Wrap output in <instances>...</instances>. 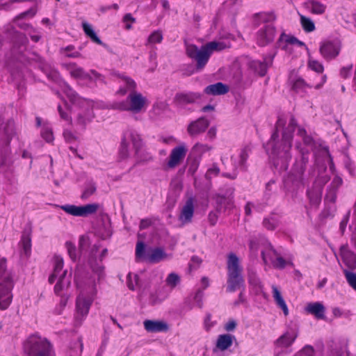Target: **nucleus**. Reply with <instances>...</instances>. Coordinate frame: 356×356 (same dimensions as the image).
Wrapping results in <instances>:
<instances>
[{"label":"nucleus","instance_id":"14","mask_svg":"<svg viewBox=\"0 0 356 356\" xmlns=\"http://www.w3.org/2000/svg\"><path fill=\"white\" fill-rule=\"evenodd\" d=\"M60 208L67 213L72 216L86 217L89 215L95 213L99 208V204L97 203L88 204L83 206L65 204L61 206Z\"/></svg>","mask_w":356,"mask_h":356},{"label":"nucleus","instance_id":"43","mask_svg":"<svg viewBox=\"0 0 356 356\" xmlns=\"http://www.w3.org/2000/svg\"><path fill=\"white\" fill-rule=\"evenodd\" d=\"M216 203L220 207H224L225 209H231L233 207V200L232 197H225L224 196L218 195L216 197ZM221 208H220V209Z\"/></svg>","mask_w":356,"mask_h":356},{"label":"nucleus","instance_id":"16","mask_svg":"<svg viewBox=\"0 0 356 356\" xmlns=\"http://www.w3.org/2000/svg\"><path fill=\"white\" fill-rule=\"evenodd\" d=\"M188 149L184 143L173 148L169 155L167 167L169 169H174L180 165L184 161Z\"/></svg>","mask_w":356,"mask_h":356},{"label":"nucleus","instance_id":"33","mask_svg":"<svg viewBox=\"0 0 356 356\" xmlns=\"http://www.w3.org/2000/svg\"><path fill=\"white\" fill-rule=\"evenodd\" d=\"M278 46L283 49H287L288 46L291 44H297L299 46H303L304 43L299 41L296 38L291 35H288L285 33H282L278 41Z\"/></svg>","mask_w":356,"mask_h":356},{"label":"nucleus","instance_id":"8","mask_svg":"<svg viewBox=\"0 0 356 356\" xmlns=\"http://www.w3.org/2000/svg\"><path fill=\"white\" fill-rule=\"evenodd\" d=\"M259 18L265 24L257 31V42L259 46L264 47L273 42L275 38L276 31L272 22L275 19V15L273 13H261Z\"/></svg>","mask_w":356,"mask_h":356},{"label":"nucleus","instance_id":"18","mask_svg":"<svg viewBox=\"0 0 356 356\" xmlns=\"http://www.w3.org/2000/svg\"><path fill=\"white\" fill-rule=\"evenodd\" d=\"M209 124L210 122L207 118H200L188 124L187 131L191 136H196L204 132Z\"/></svg>","mask_w":356,"mask_h":356},{"label":"nucleus","instance_id":"44","mask_svg":"<svg viewBox=\"0 0 356 356\" xmlns=\"http://www.w3.org/2000/svg\"><path fill=\"white\" fill-rule=\"evenodd\" d=\"M308 67L318 74H322L324 70L323 65L316 60L309 58L307 63Z\"/></svg>","mask_w":356,"mask_h":356},{"label":"nucleus","instance_id":"53","mask_svg":"<svg viewBox=\"0 0 356 356\" xmlns=\"http://www.w3.org/2000/svg\"><path fill=\"white\" fill-rule=\"evenodd\" d=\"M146 254H145V244L142 241H138L136 248V258H144L145 259Z\"/></svg>","mask_w":356,"mask_h":356},{"label":"nucleus","instance_id":"9","mask_svg":"<svg viewBox=\"0 0 356 356\" xmlns=\"http://www.w3.org/2000/svg\"><path fill=\"white\" fill-rule=\"evenodd\" d=\"M25 348L29 356H52L50 343L47 339L38 335L31 336Z\"/></svg>","mask_w":356,"mask_h":356},{"label":"nucleus","instance_id":"61","mask_svg":"<svg viewBox=\"0 0 356 356\" xmlns=\"http://www.w3.org/2000/svg\"><path fill=\"white\" fill-rule=\"evenodd\" d=\"M352 68L353 65H349L348 66L343 67L340 71L341 76L344 79L348 77L352 70Z\"/></svg>","mask_w":356,"mask_h":356},{"label":"nucleus","instance_id":"40","mask_svg":"<svg viewBox=\"0 0 356 356\" xmlns=\"http://www.w3.org/2000/svg\"><path fill=\"white\" fill-rule=\"evenodd\" d=\"M82 27L86 35L89 37L94 42L102 44V40L97 37L92 26L86 22L82 23Z\"/></svg>","mask_w":356,"mask_h":356},{"label":"nucleus","instance_id":"34","mask_svg":"<svg viewBox=\"0 0 356 356\" xmlns=\"http://www.w3.org/2000/svg\"><path fill=\"white\" fill-rule=\"evenodd\" d=\"M272 296L277 306L283 311L284 316H286L289 314L287 305L282 296L281 292L275 285L272 286Z\"/></svg>","mask_w":356,"mask_h":356},{"label":"nucleus","instance_id":"5","mask_svg":"<svg viewBox=\"0 0 356 356\" xmlns=\"http://www.w3.org/2000/svg\"><path fill=\"white\" fill-rule=\"evenodd\" d=\"M13 276L6 270V260L0 259V309H6L13 299Z\"/></svg>","mask_w":356,"mask_h":356},{"label":"nucleus","instance_id":"58","mask_svg":"<svg viewBox=\"0 0 356 356\" xmlns=\"http://www.w3.org/2000/svg\"><path fill=\"white\" fill-rule=\"evenodd\" d=\"M203 296H204V293H203L202 290L199 289V290H197V291L196 292V293L195 294V296L193 297L194 301L195 302L197 307H198L199 308H202V307Z\"/></svg>","mask_w":356,"mask_h":356},{"label":"nucleus","instance_id":"54","mask_svg":"<svg viewBox=\"0 0 356 356\" xmlns=\"http://www.w3.org/2000/svg\"><path fill=\"white\" fill-rule=\"evenodd\" d=\"M219 172V168L216 165H213L211 168L208 169L207 172L205 174V177L207 179L210 180L213 177L218 176Z\"/></svg>","mask_w":356,"mask_h":356},{"label":"nucleus","instance_id":"47","mask_svg":"<svg viewBox=\"0 0 356 356\" xmlns=\"http://www.w3.org/2000/svg\"><path fill=\"white\" fill-rule=\"evenodd\" d=\"M96 191V186L92 182H89L86 188L84 189L81 197L83 200L88 199L90 196L93 195Z\"/></svg>","mask_w":356,"mask_h":356},{"label":"nucleus","instance_id":"48","mask_svg":"<svg viewBox=\"0 0 356 356\" xmlns=\"http://www.w3.org/2000/svg\"><path fill=\"white\" fill-rule=\"evenodd\" d=\"M298 135L302 138L305 145L311 146L313 145V138L307 134V131L305 129L299 128Z\"/></svg>","mask_w":356,"mask_h":356},{"label":"nucleus","instance_id":"13","mask_svg":"<svg viewBox=\"0 0 356 356\" xmlns=\"http://www.w3.org/2000/svg\"><path fill=\"white\" fill-rule=\"evenodd\" d=\"M264 249L261 250V256L265 264L270 262L273 267L282 269L285 267L286 262L273 248L270 243L264 244Z\"/></svg>","mask_w":356,"mask_h":356},{"label":"nucleus","instance_id":"55","mask_svg":"<svg viewBox=\"0 0 356 356\" xmlns=\"http://www.w3.org/2000/svg\"><path fill=\"white\" fill-rule=\"evenodd\" d=\"M128 146L129 145L122 140L119 153L120 158L122 160H124L129 156Z\"/></svg>","mask_w":356,"mask_h":356},{"label":"nucleus","instance_id":"12","mask_svg":"<svg viewBox=\"0 0 356 356\" xmlns=\"http://www.w3.org/2000/svg\"><path fill=\"white\" fill-rule=\"evenodd\" d=\"M329 179L330 177L327 175L321 172L315 179L312 188L308 190V197L310 200V203L314 207H317L321 202L323 188Z\"/></svg>","mask_w":356,"mask_h":356},{"label":"nucleus","instance_id":"17","mask_svg":"<svg viewBox=\"0 0 356 356\" xmlns=\"http://www.w3.org/2000/svg\"><path fill=\"white\" fill-rule=\"evenodd\" d=\"M194 204L195 200L193 197H191L186 201L183 206L178 218L181 226L192 222L195 209Z\"/></svg>","mask_w":356,"mask_h":356},{"label":"nucleus","instance_id":"52","mask_svg":"<svg viewBox=\"0 0 356 356\" xmlns=\"http://www.w3.org/2000/svg\"><path fill=\"white\" fill-rule=\"evenodd\" d=\"M163 40V35L161 31L153 32L148 38V42L151 44L160 43Z\"/></svg>","mask_w":356,"mask_h":356},{"label":"nucleus","instance_id":"7","mask_svg":"<svg viewBox=\"0 0 356 356\" xmlns=\"http://www.w3.org/2000/svg\"><path fill=\"white\" fill-rule=\"evenodd\" d=\"M242 268L238 257L231 253L227 260V288L229 292H234L243 286L244 280L241 275Z\"/></svg>","mask_w":356,"mask_h":356},{"label":"nucleus","instance_id":"15","mask_svg":"<svg viewBox=\"0 0 356 356\" xmlns=\"http://www.w3.org/2000/svg\"><path fill=\"white\" fill-rule=\"evenodd\" d=\"M341 42L338 40H326L320 46V53L326 60H332L337 57L341 50Z\"/></svg>","mask_w":356,"mask_h":356},{"label":"nucleus","instance_id":"19","mask_svg":"<svg viewBox=\"0 0 356 356\" xmlns=\"http://www.w3.org/2000/svg\"><path fill=\"white\" fill-rule=\"evenodd\" d=\"M298 337V332L295 330H287L276 341L275 345L277 348H287L291 346Z\"/></svg>","mask_w":356,"mask_h":356},{"label":"nucleus","instance_id":"32","mask_svg":"<svg viewBox=\"0 0 356 356\" xmlns=\"http://www.w3.org/2000/svg\"><path fill=\"white\" fill-rule=\"evenodd\" d=\"M204 91L207 95H221L226 94L229 91V88L225 84L218 82L208 86L204 88Z\"/></svg>","mask_w":356,"mask_h":356},{"label":"nucleus","instance_id":"35","mask_svg":"<svg viewBox=\"0 0 356 356\" xmlns=\"http://www.w3.org/2000/svg\"><path fill=\"white\" fill-rule=\"evenodd\" d=\"M236 338L229 334H220L218 336L216 341V348L224 351L228 349L233 343Z\"/></svg>","mask_w":356,"mask_h":356},{"label":"nucleus","instance_id":"21","mask_svg":"<svg viewBox=\"0 0 356 356\" xmlns=\"http://www.w3.org/2000/svg\"><path fill=\"white\" fill-rule=\"evenodd\" d=\"M143 325L148 332H161L169 330V325L163 321L145 320Z\"/></svg>","mask_w":356,"mask_h":356},{"label":"nucleus","instance_id":"56","mask_svg":"<svg viewBox=\"0 0 356 356\" xmlns=\"http://www.w3.org/2000/svg\"><path fill=\"white\" fill-rule=\"evenodd\" d=\"M65 247L67 250V252L69 254V256L72 260H75L76 259V250L75 245L72 243L71 242H66Z\"/></svg>","mask_w":356,"mask_h":356},{"label":"nucleus","instance_id":"6","mask_svg":"<svg viewBox=\"0 0 356 356\" xmlns=\"http://www.w3.org/2000/svg\"><path fill=\"white\" fill-rule=\"evenodd\" d=\"M148 105L149 101L145 96L137 91H132L125 101L115 103L113 108L137 114L145 111Z\"/></svg>","mask_w":356,"mask_h":356},{"label":"nucleus","instance_id":"1","mask_svg":"<svg viewBox=\"0 0 356 356\" xmlns=\"http://www.w3.org/2000/svg\"><path fill=\"white\" fill-rule=\"evenodd\" d=\"M286 119L280 116L277 119L275 130L270 139L266 145V149L270 154L276 167L280 166L281 169H287L288 162L291 158L290 150L293 131L297 127L296 120L291 116L286 127Z\"/></svg>","mask_w":356,"mask_h":356},{"label":"nucleus","instance_id":"62","mask_svg":"<svg viewBox=\"0 0 356 356\" xmlns=\"http://www.w3.org/2000/svg\"><path fill=\"white\" fill-rule=\"evenodd\" d=\"M314 349L312 346H305L299 353L298 355H301L302 356H313Z\"/></svg>","mask_w":356,"mask_h":356},{"label":"nucleus","instance_id":"25","mask_svg":"<svg viewBox=\"0 0 356 356\" xmlns=\"http://www.w3.org/2000/svg\"><path fill=\"white\" fill-rule=\"evenodd\" d=\"M167 259V254L159 248H153L147 251L145 260L149 263H158Z\"/></svg>","mask_w":356,"mask_h":356},{"label":"nucleus","instance_id":"37","mask_svg":"<svg viewBox=\"0 0 356 356\" xmlns=\"http://www.w3.org/2000/svg\"><path fill=\"white\" fill-rule=\"evenodd\" d=\"M120 78L124 87L120 88L118 92L119 94L124 95L127 92L130 93L132 91H136V83L132 79L126 76H122Z\"/></svg>","mask_w":356,"mask_h":356},{"label":"nucleus","instance_id":"26","mask_svg":"<svg viewBox=\"0 0 356 356\" xmlns=\"http://www.w3.org/2000/svg\"><path fill=\"white\" fill-rule=\"evenodd\" d=\"M71 275H67V270H65L58 280L55 286L54 291L56 294H59L61 291L68 289L71 283Z\"/></svg>","mask_w":356,"mask_h":356},{"label":"nucleus","instance_id":"45","mask_svg":"<svg viewBox=\"0 0 356 356\" xmlns=\"http://www.w3.org/2000/svg\"><path fill=\"white\" fill-rule=\"evenodd\" d=\"M300 22H301V24L305 31L311 32L315 29L314 24L312 21L311 19L306 17L303 15H301L300 16Z\"/></svg>","mask_w":356,"mask_h":356},{"label":"nucleus","instance_id":"3","mask_svg":"<svg viewBox=\"0 0 356 356\" xmlns=\"http://www.w3.org/2000/svg\"><path fill=\"white\" fill-rule=\"evenodd\" d=\"M229 47V43L216 41L208 42L202 46L200 49H198L195 44H186V53L189 58L196 61V70L200 71L207 65L214 51H221Z\"/></svg>","mask_w":356,"mask_h":356},{"label":"nucleus","instance_id":"39","mask_svg":"<svg viewBox=\"0 0 356 356\" xmlns=\"http://www.w3.org/2000/svg\"><path fill=\"white\" fill-rule=\"evenodd\" d=\"M280 224V217L277 215H271L263 220V226L268 230H274Z\"/></svg>","mask_w":356,"mask_h":356},{"label":"nucleus","instance_id":"23","mask_svg":"<svg viewBox=\"0 0 356 356\" xmlns=\"http://www.w3.org/2000/svg\"><path fill=\"white\" fill-rule=\"evenodd\" d=\"M22 246L21 254L26 257H29L31 252V229L26 228L23 232L20 242Z\"/></svg>","mask_w":356,"mask_h":356},{"label":"nucleus","instance_id":"63","mask_svg":"<svg viewBox=\"0 0 356 356\" xmlns=\"http://www.w3.org/2000/svg\"><path fill=\"white\" fill-rule=\"evenodd\" d=\"M35 14V10L34 9H29V10L21 13L19 16L17 17L16 19H22L26 16L33 17Z\"/></svg>","mask_w":356,"mask_h":356},{"label":"nucleus","instance_id":"29","mask_svg":"<svg viewBox=\"0 0 356 356\" xmlns=\"http://www.w3.org/2000/svg\"><path fill=\"white\" fill-rule=\"evenodd\" d=\"M342 184V179L338 176H335L332 179L330 185L328 186L327 193L325 195V199L331 202L335 201L337 197V191Z\"/></svg>","mask_w":356,"mask_h":356},{"label":"nucleus","instance_id":"28","mask_svg":"<svg viewBox=\"0 0 356 356\" xmlns=\"http://www.w3.org/2000/svg\"><path fill=\"white\" fill-rule=\"evenodd\" d=\"M122 140L127 145L131 143L136 150V154H138L139 149L142 146V140L140 135L134 131H129L125 134Z\"/></svg>","mask_w":356,"mask_h":356},{"label":"nucleus","instance_id":"11","mask_svg":"<svg viewBox=\"0 0 356 356\" xmlns=\"http://www.w3.org/2000/svg\"><path fill=\"white\" fill-rule=\"evenodd\" d=\"M296 148L299 150L301 154V159L296 160L293 167L291 177L293 181L300 183L302 181L303 175L309 161V150L302 148L299 143H296Z\"/></svg>","mask_w":356,"mask_h":356},{"label":"nucleus","instance_id":"27","mask_svg":"<svg viewBox=\"0 0 356 356\" xmlns=\"http://www.w3.org/2000/svg\"><path fill=\"white\" fill-rule=\"evenodd\" d=\"M273 57L269 58L268 60L265 59L263 62L259 60H253L250 62V67L254 70L260 76H263L266 74L267 69L272 65Z\"/></svg>","mask_w":356,"mask_h":356},{"label":"nucleus","instance_id":"41","mask_svg":"<svg viewBox=\"0 0 356 356\" xmlns=\"http://www.w3.org/2000/svg\"><path fill=\"white\" fill-rule=\"evenodd\" d=\"M266 243L268 242L266 241L264 238H253L250 239L249 243V248L251 254L257 255L260 245H264V244H266Z\"/></svg>","mask_w":356,"mask_h":356},{"label":"nucleus","instance_id":"46","mask_svg":"<svg viewBox=\"0 0 356 356\" xmlns=\"http://www.w3.org/2000/svg\"><path fill=\"white\" fill-rule=\"evenodd\" d=\"M343 273L349 285L356 291V273L343 269Z\"/></svg>","mask_w":356,"mask_h":356},{"label":"nucleus","instance_id":"31","mask_svg":"<svg viewBox=\"0 0 356 356\" xmlns=\"http://www.w3.org/2000/svg\"><path fill=\"white\" fill-rule=\"evenodd\" d=\"M67 70L69 71L70 75L74 78L90 80L93 79L90 74L86 72L83 68L78 67L74 63H70L67 65Z\"/></svg>","mask_w":356,"mask_h":356},{"label":"nucleus","instance_id":"4","mask_svg":"<svg viewBox=\"0 0 356 356\" xmlns=\"http://www.w3.org/2000/svg\"><path fill=\"white\" fill-rule=\"evenodd\" d=\"M77 287L80 292L76 300L74 318L76 322L80 324L87 316L97 291L94 282H90L85 286L77 284Z\"/></svg>","mask_w":356,"mask_h":356},{"label":"nucleus","instance_id":"51","mask_svg":"<svg viewBox=\"0 0 356 356\" xmlns=\"http://www.w3.org/2000/svg\"><path fill=\"white\" fill-rule=\"evenodd\" d=\"M41 136L48 143L54 140L52 130L48 126H43L41 131Z\"/></svg>","mask_w":356,"mask_h":356},{"label":"nucleus","instance_id":"10","mask_svg":"<svg viewBox=\"0 0 356 356\" xmlns=\"http://www.w3.org/2000/svg\"><path fill=\"white\" fill-rule=\"evenodd\" d=\"M15 134V127L13 121L9 120L4 123L0 119V140H4L6 144H8L13 136ZM10 152L5 149L0 152V166L7 165L9 162Z\"/></svg>","mask_w":356,"mask_h":356},{"label":"nucleus","instance_id":"24","mask_svg":"<svg viewBox=\"0 0 356 356\" xmlns=\"http://www.w3.org/2000/svg\"><path fill=\"white\" fill-rule=\"evenodd\" d=\"M340 253L344 264L350 269L356 268V254L350 251L346 245L340 248Z\"/></svg>","mask_w":356,"mask_h":356},{"label":"nucleus","instance_id":"64","mask_svg":"<svg viewBox=\"0 0 356 356\" xmlns=\"http://www.w3.org/2000/svg\"><path fill=\"white\" fill-rule=\"evenodd\" d=\"M248 153L245 150H243L241 154H240V156H239V158H240V160L238 161V165L240 166H243L247 159H248Z\"/></svg>","mask_w":356,"mask_h":356},{"label":"nucleus","instance_id":"36","mask_svg":"<svg viewBox=\"0 0 356 356\" xmlns=\"http://www.w3.org/2000/svg\"><path fill=\"white\" fill-rule=\"evenodd\" d=\"M306 310L309 314L314 315L317 318H324L325 307L321 302L309 303L306 307Z\"/></svg>","mask_w":356,"mask_h":356},{"label":"nucleus","instance_id":"20","mask_svg":"<svg viewBox=\"0 0 356 356\" xmlns=\"http://www.w3.org/2000/svg\"><path fill=\"white\" fill-rule=\"evenodd\" d=\"M202 98V95L199 92H181L175 95V99L180 105L188 104H195L198 102Z\"/></svg>","mask_w":356,"mask_h":356},{"label":"nucleus","instance_id":"57","mask_svg":"<svg viewBox=\"0 0 356 356\" xmlns=\"http://www.w3.org/2000/svg\"><path fill=\"white\" fill-rule=\"evenodd\" d=\"M133 277H134V282L132 280V275L131 274L129 273L127 275V286H128L129 289L131 290H134L135 286L138 284V276L137 275H134Z\"/></svg>","mask_w":356,"mask_h":356},{"label":"nucleus","instance_id":"42","mask_svg":"<svg viewBox=\"0 0 356 356\" xmlns=\"http://www.w3.org/2000/svg\"><path fill=\"white\" fill-rule=\"evenodd\" d=\"M211 149L212 147L211 145L201 143H197L193 145L192 151L195 154L202 156L203 154L209 152Z\"/></svg>","mask_w":356,"mask_h":356},{"label":"nucleus","instance_id":"50","mask_svg":"<svg viewBox=\"0 0 356 356\" xmlns=\"http://www.w3.org/2000/svg\"><path fill=\"white\" fill-rule=\"evenodd\" d=\"M312 11L313 13L321 15L325 13V6L318 1H312L311 3Z\"/></svg>","mask_w":356,"mask_h":356},{"label":"nucleus","instance_id":"59","mask_svg":"<svg viewBox=\"0 0 356 356\" xmlns=\"http://www.w3.org/2000/svg\"><path fill=\"white\" fill-rule=\"evenodd\" d=\"M89 262L92 270L96 273L99 278H100L101 275L103 273V266L98 264H94L95 262L93 261V259H90Z\"/></svg>","mask_w":356,"mask_h":356},{"label":"nucleus","instance_id":"38","mask_svg":"<svg viewBox=\"0 0 356 356\" xmlns=\"http://www.w3.org/2000/svg\"><path fill=\"white\" fill-rule=\"evenodd\" d=\"M347 343L345 341H332L330 345V353L329 356H342L343 352L346 350Z\"/></svg>","mask_w":356,"mask_h":356},{"label":"nucleus","instance_id":"22","mask_svg":"<svg viewBox=\"0 0 356 356\" xmlns=\"http://www.w3.org/2000/svg\"><path fill=\"white\" fill-rule=\"evenodd\" d=\"M326 80H327L326 75H323L321 77L320 83L315 86H312V85H309V84L305 82V81L303 79H302L301 77H298L294 81H293L292 88H293V90H294L296 92L303 91L307 88H312V87H314L315 89H319L325 83Z\"/></svg>","mask_w":356,"mask_h":356},{"label":"nucleus","instance_id":"60","mask_svg":"<svg viewBox=\"0 0 356 356\" xmlns=\"http://www.w3.org/2000/svg\"><path fill=\"white\" fill-rule=\"evenodd\" d=\"M63 137L67 142L71 143L75 141L77 139V136L75 134L70 130L65 129L63 131Z\"/></svg>","mask_w":356,"mask_h":356},{"label":"nucleus","instance_id":"30","mask_svg":"<svg viewBox=\"0 0 356 356\" xmlns=\"http://www.w3.org/2000/svg\"><path fill=\"white\" fill-rule=\"evenodd\" d=\"M63 259L61 257L55 255L54 257V270L52 274L49 277V282L52 284L55 282L56 278L59 277L62 273L64 271Z\"/></svg>","mask_w":356,"mask_h":356},{"label":"nucleus","instance_id":"2","mask_svg":"<svg viewBox=\"0 0 356 356\" xmlns=\"http://www.w3.org/2000/svg\"><path fill=\"white\" fill-rule=\"evenodd\" d=\"M65 93L72 104L76 107L74 111L73 109L70 110L74 115L75 124L84 128L94 118L92 102L79 97L69 86L65 87Z\"/></svg>","mask_w":356,"mask_h":356},{"label":"nucleus","instance_id":"49","mask_svg":"<svg viewBox=\"0 0 356 356\" xmlns=\"http://www.w3.org/2000/svg\"><path fill=\"white\" fill-rule=\"evenodd\" d=\"M165 282L168 286H170L172 288H174L177 286V284L179 283L180 277L177 274L175 273H171L167 277Z\"/></svg>","mask_w":356,"mask_h":356}]
</instances>
